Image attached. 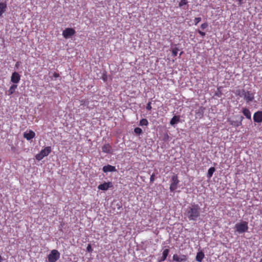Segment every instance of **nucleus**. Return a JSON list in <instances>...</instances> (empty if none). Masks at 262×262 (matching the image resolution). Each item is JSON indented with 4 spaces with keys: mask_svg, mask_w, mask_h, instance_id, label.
Masks as SVG:
<instances>
[{
    "mask_svg": "<svg viewBox=\"0 0 262 262\" xmlns=\"http://www.w3.org/2000/svg\"><path fill=\"white\" fill-rule=\"evenodd\" d=\"M253 120L256 123L262 122V111H257L254 114Z\"/></svg>",
    "mask_w": 262,
    "mask_h": 262,
    "instance_id": "nucleus-11",
    "label": "nucleus"
},
{
    "mask_svg": "<svg viewBox=\"0 0 262 262\" xmlns=\"http://www.w3.org/2000/svg\"><path fill=\"white\" fill-rule=\"evenodd\" d=\"M86 251L89 253H91L92 252L93 249L92 248L91 244H88V245L87 246Z\"/></svg>",
    "mask_w": 262,
    "mask_h": 262,
    "instance_id": "nucleus-28",
    "label": "nucleus"
},
{
    "mask_svg": "<svg viewBox=\"0 0 262 262\" xmlns=\"http://www.w3.org/2000/svg\"><path fill=\"white\" fill-rule=\"evenodd\" d=\"M244 119V117L243 116H240L238 120H232L230 119H228V122L229 124L234 126V127H238L242 124V121Z\"/></svg>",
    "mask_w": 262,
    "mask_h": 262,
    "instance_id": "nucleus-8",
    "label": "nucleus"
},
{
    "mask_svg": "<svg viewBox=\"0 0 262 262\" xmlns=\"http://www.w3.org/2000/svg\"><path fill=\"white\" fill-rule=\"evenodd\" d=\"M170 182L171 183L169 187V190L170 192H173L177 189L178 185L180 182L178 180V177L177 174H173L171 177Z\"/></svg>",
    "mask_w": 262,
    "mask_h": 262,
    "instance_id": "nucleus-4",
    "label": "nucleus"
},
{
    "mask_svg": "<svg viewBox=\"0 0 262 262\" xmlns=\"http://www.w3.org/2000/svg\"><path fill=\"white\" fill-rule=\"evenodd\" d=\"M208 25L207 23H204L201 25V28L202 29H205L208 27Z\"/></svg>",
    "mask_w": 262,
    "mask_h": 262,
    "instance_id": "nucleus-31",
    "label": "nucleus"
},
{
    "mask_svg": "<svg viewBox=\"0 0 262 262\" xmlns=\"http://www.w3.org/2000/svg\"><path fill=\"white\" fill-rule=\"evenodd\" d=\"M75 30L71 28H67L62 32V35L66 39L70 38L75 34Z\"/></svg>",
    "mask_w": 262,
    "mask_h": 262,
    "instance_id": "nucleus-6",
    "label": "nucleus"
},
{
    "mask_svg": "<svg viewBox=\"0 0 262 262\" xmlns=\"http://www.w3.org/2000/svg\"><path fill=\"white\" fill-rule=\"evenodd\" d=\"M180 121L179 116H174L170 121V124L171 125H174L175 124L178 123Z\"/></svg>",
    "mask_w": 262,
    "mask_h": 262,
    "instance_id": "nucleus-20",
    "label": "nucleus"
},
{
    "mask_svg": "<svg viewBox=\"0 0 262 262\" xmlns=\"http://www.w3.org/2000/svg\"><path fill=\"white\" fill-rule=\"evenodd\" d=\"M259 262H262V258L260 259Z\"/></svg>",
    "mask_w": 262,
    "mask_h": 262,
    "instance_id": "nucleus-37",
    "label": "nucleus"
},
{
    "mask_svg": "<svg viewBox=\"0 0 262 262\" xmlns=\"http://www.w3.org/2000/svg\"><path fill=\"white\" fill-rule=\"evenodd\" d=\"M188 3L187 0H181L179 4V6L181 7L184 5H186Z\"/></svg>",
    "mask_w": 262,
    "mask_h": 262,
    "instance_id": "nucleus-26",
    "label": "nucleus"
},
{
    "mask_svg": "<svg viewBox=\"0 0 262 262\" xmlns=\"http://www.w3.org/2000/svg\"><path fill=\"white\" fill-rule=\"evenodd\" d=\"M113 187V185L112 182H105L103 184H100L98 186V188L99 190L105 191L107 190L109 188H112Z\"/></svg>",
    "mask_w": 262,
    "mask_h": 262,
    "instance_id": "nucleus-10",
    "label": "nucleus"
},
{
    "mask_svg": "<svg viewBox=\"0 0 262 262\" xmlns=\"http://www.w3.org/2000/svg\"><path fill=\"white\" fill-rule=\"evenodd\" d=\"M20 80V75L18 73L14 72L12 74L11 77V81L14 84H16L19 82Z\"/></svg>",
    "mask_w": 262,
    "mask_h": 262,
    "instance_id": "nucleus-12",
    "label": "nucleus"
},
{
    "mask_svg": "<svg viewBox=\"0 0 262 262\" xmlns=\"http://www.w3.org/2000/svg\"><path fill=\"white\" fill-rule=\"evenodd\" d=\"M215 169L214 167H210L208 170V172H207V177L208 178H210L212 177V175H213V173H214V172L215 171Z\"/></svg>",
    "mask_w": 262,
    "mask_h": 262,
    "instance_id": "nucleus-22",
    "label": "nucleus"
},
{
    "mask_svg": "<svg viewBox=\"0 0 262 262\" xmlns=\"http://www.w3.org/2000/svg\"><path fill=\"white\" fill-rule=\"evenodd\" d=\"M19 66V62H17L15 65V67H18Z\"/></svg>",
    "mask_w": 262,
    "mask_h": 262,
    "instance_id": "nucleus-35",
    "label": "nucleus"
},
{
    "mask_svg": "<svg viewBox=\"0 0 262 262\" xmlns=\"http://www.w3.org/2000/svg\"><path fill=\"white\" fill-rule=\"evenodd\" d=\"M7 5L5 3H0V16H2L4 13L6 11Z\"/></svg>",
    "mask_w": 262,
    "mask_h": 262,
    "instance_id": "nucleus-19",
    "label": "nucleus"
},
{
    "mask_svg": "<svg viewBox=\"0 0 262 262\" xmlns=\"http://www.w3.org/2000/svg\"><path fill=\"white\" fill-rule=\"evenodd\" d=\"M53 76L55 77V78H57L59 76V74H58L57 73H56L55 72L54 74H53Z\"/></svg>",
    "mask_w": 262,
    "mask_h": 262,
    "instance_id": "nucleus-34",
    "label": "nucleus"
},
{
    "mask_svg": "<svg viewBox=\"0 0 262 262\" xmlns=\"http://www.w3.org/2000/svg\"><path fill=\"white\" fill-rule=\"evenodd\" d=\"M17 85L15 84H12L10 87L9 89L8 90L7 94L9 96L12 95L14 93V92H15V90L17 89Z\"/></svg>",
    "mask_w": 262,
    "mask_h": 262,
    "instance_id": "nucleus-18",
    "label": "nucleus"
},
{
    "mask_svg": "<svg viewBox=\"0 0 262 262\" xmlns=\"http://www.w3.org/2000/svg\"><path fill=\"white\" fill-rule=\"evenodd\" d=\"M51 151L52 148L51 146L46 147L44 149L41 150V151L35 156L36 159L40 161L45 157L48 156Z\"/></svg>",
    "mask_w": 262,
    "mask_h": 262,
    "instance_id": "nucleus-3",
    "label": "nucleus"
},
{
    "mask_svg": "<svg viewBox=\"0 0 262 262\" xmlns=\"http://www.w3.org/2000/svg\"><path fill=\"white\" fill-rule=\"evenodd\" d=\"M178 49L177 48H175L172 50V55L174 57L176 56L178 54Z\"/></svg>",
    "mask_w": 262,
    "mask_h": 262,
    "instance_id": "nucleus-27",
    "label": "nucleus"
},
{
    "mask_svg": "<svg viewBox=\"0 0 262 262\" xmlns=\"http://www.w3.org/2000/svg\"><path fill=\"white\" fill-rule=\"evenodd\" d=\"M102 170L104 172L116 171V167L111 165H107L103 167Z\"/></svg>",
    "mask_w": 262,
    "mask_h": 262,
    "instance_id": "nucleus-14",
    "label": "nucleus"
},
{
    "mask_svg": "<svg viewBox=\"0 0 262 262\" xmlns=\"http://www.w3.org/2000/svg\"><path fill=\"white\" fill-rule=\"evenodd\" d=\"M75 262H77V261H75Z\"/></svg>",
    "mask_w": 262,
    "mask_h": 262,
    "instance_id": "nucleus-38",
    "label": "nucleus"
},
{
    "mask_svg": "<svg viewBox=\"0 0 262 262\" xmlns=\"http://www.w3.org/2000/svg\"><path fill=\"white\" fill-rule=\"evenodd\" d=\"M155 174L154 173H152L151 176H150V183H153L155 181Z\"/></svg>",
    "mask_w": 262,
    "mask_h": 262,
    "instance_id": "nucleus-32",
    "label": "nucleus"
},
{
    "mask_svg": "<svg viewBox=\"0 0 262 262\" xmlns=\"http://www.w3.org/2000/svg\"><path fill=\"white\" fill-rule=\"evenodd\" d=\"M60 257V253L57 250H52L48 255V258L49 262H56Z\"/></svg>",
    "mask_w": 262,
    "mask_h": 262,
    "instance_id": "nucleus-5",
    "label": "nucleus"
},
{
    "mask_svg": "<svg viewBox=\"0 0 262 262\" xmlns=\"http://www.w3.org/2000/svg\"><path fill=\"white\" fill-rule=\"evenodd\" d=\"M245 90L244 89H242V90L238 89V90H236L235 94L236 95L242 97L244 96V94L245 93Z\"/></svg>",
    "mask_w": 262,
    "mask_h": 262,
    "instance_id": "nucleus-23",
    "label": "nucleus"
},
{
    "mask_svg": "<svg viewBox=\"0 0 262 262\" xmlns=\"http://www.w3.org/2000/svg\"><path fill=\"white\" fill-rule=\"evenodd\" d=\"M146 110H147L148 111H150V110H151L152 107H151V102H149L147 104V105H146Z\"/></svg>",
    "mask_w": 262,
    "mask_h": 262,
    "instance_id": "nucleus-30",
    "label": "nucleus"
},
{
    "mask_svg": "<svg viewBox=\"0 0 262 262\" xmlns=\"http://www.w3.org/2000/svg\"><path fill=\"white\" fill-rule=\"evenodd\" d=\"M172 260L176 262H185L187 260V256L186 255L174 254L172 256Z\"/></svg>",
    "mask_w": 262,
    "mask_h": 262,
    "instance_id": "nucleus-7",
    "label": "nucleus"
},
{
    "mask_svg": "<svg viewBox=\"0 0 262 262\" xmlns=\"http://www.w3.org/2000/svg\"><path fill=\"white\" fill-rule=\"evenodd\" d=\"M35 136V133L32 130H29V132H25L24 137L28 140H30Z\"/></svg>",
    "mask_w": 262,
    "mask_h": 262,
    "instance_id": "nucleus-13",
    "label": "nucleus"
},
{
    "mask_svg": "<svg viewBox=\"0 0 262 262\" xmlns=\"http://www.w3.org/2000/svg\"><path fill=\"white\" fill-rule=\"evenodd\" d=\"M201 17H196V18H195L194 19L195 25H197L198 24L200 21H201Z\"/></svg>",
    "mask_w": 262,
    "mask_h": 262,
    "instance_id": "nucleus-29",
    "label": "nucleus"
},
{
    "mask_svg": "<svg viewBox=\"0 0 262 262\" xmlns=\"http://www.w3.org/2000/svg\"><path fill=\"white\" fill-rule=\"evenodd\" d=\"M169 252V250L168 249H165L163 250L162 253V256L159 260L160 261H163L166 260L168 254Z\"/></svg>",
    "mask_w": 262,
    "mask_h": 262,
    "instance_id": "nucleus-16",
    "label": "nucleus"
},
{
    "mask_svg": "<svg viewBox=\"0 0 262 262\" xmlns=\"http://www.w3.org/2000/svg\"><path fill=\"white\" fill-rule=\"evenodd\" d=\"M244 98L247 102H250L253 100L254 98V94L250 91H245Z\"/></svg>",
    "mask_w": 262,
    "mask_h": 262,
    "instance_id": "nucleus-9",
    "label": "nucleus"
},
{
    "mask_svg": "<svg viewBox=\"0 0 262 262\" xmlns=\"http://www.w3.org/2000/svg\"><path fill=\"white\" fill-rule=\"evenodd\" d=\"M3 261V258L2 257V256L0 255V262H2Z\"/></svg>",
    "mask_w": 262,
    "mask_h": 262,
    "instance_id": "nucleus-36",
    "label": "nucleus"
},
{
    "mask_svg": "<svg viewBox=\"0 0 262 262\" xmlns=\"http://www.w3.org/2000/svg\"><path fill=\"white\" fill-rule=\"evenodd\" d=\"M102 151L104 153L111 154L112 152V148L109 144H105L102 147Z\"/></svg>",
    "mask_w": 262,
    "mask_h": 262,
    "instance_id": "nucleus-15",
    "label": "nucleus"
},
{
    "mask_svg": "<svg viewBox=\"0 0 262 262\" xmlns=\"http://www.w3.org/2000/svg\"><path fill=\"white\" fill-rule=\"evenodd\" d=\"M185 214L190 221H196L200 216V207L198 204H191L187 208Z\"/></svg>",
    "mask_w": 262,
    "mask_h": 262,
    "instance_id": "nucleus-1",
    "label": "nucleus"
},
{
    "mask_svg": "<svg viewBox=\"0 0 262 262\" xmlns=\"http://www.w3.org/2000/svg\"><path fill=\"white\" fill-rule=\"evenodd\" d=\"M243 113L247 119H251V112H250V111L248 108H244L243 110Z\"/></svg>",
    "mask_w": 262,
    "mask_h": 262,
    "instance_id": "nucleus-21",
    "label": "nucleus"
},
{
    "mask_svg": "<svg viewBox=\"0 0 262 262\" xmlns=\"http://www.w3.org/2000/svg\"><path fill=\"white\" fill-rule=\"evenodd\" d=\"M198 32L202 36H205L206 35V33L205 32H202V31L200 30H198Z\"/></svg>",
    "mask_w": 262,
    "mask_h": 262,
    "instance_id": "nucleus-33",
    "label": "nucleus"
},
{
    "mask_svg": "<svg viewBox=\"0 0 262 262\" xmlns=\"http://www.w3.org/2000/svg\"><path fill=\"white\" fill-rule=\"evenodd\" d=\"M236 231L238 233H243L246 232L248 229V222L242 221L241 223H237L235 225Z\"/></svg>",
    "mask_w": 262,
    "mask_h": 262,
    "instance_id": "nucleus-2",
    "label": "nucleus"
},
{
    "mask_svg": "<svg viewBox=\"0 0 262 262\" xmlns=\"http://www.w3.org/2000/svg\"><path fill=\"white\" fill-rule=\"evenodd\" d=\"M134 132L137 135H140L142 133V130L140 127H136L134 129Z\"/></svg>",
    "mask_w": 262,
    "mask_h": 262,
    "instance_id": "nucleus-25",
    "label": "nucleus"
},
{
    "mask_svg": "<svg viewBox=\"0 0 262 262\" xmlns=\"http://www.w3.org/2000/svg\"><path fill=\"white\" fill-rule=\"evenodd\" d=\"M205 255L202 251H200L197 253L195 260L198 262H202L203 259L204 258Z\"/></svg>",
    "mask_w": 262,
    "mask_h": 262,
    "instance_id": "nucleus-17",
    "label": "nucleus"
},
{
    "mask_svg": "<svg viewBox=\"0 0 262 262\" xmlns=\"http://www.w3.org/2000/svg\"><path fill=\"white\" fill-rule=\"evenodd\" d=\"M148 124V120L146 119H142L140 121V126H147Z\"/></svg>",
    "mask_w": 262,
    "mask_h": 262,
    "instance_id": "nucleus-24",
    "label": "nucleus"
}]
</instances>
